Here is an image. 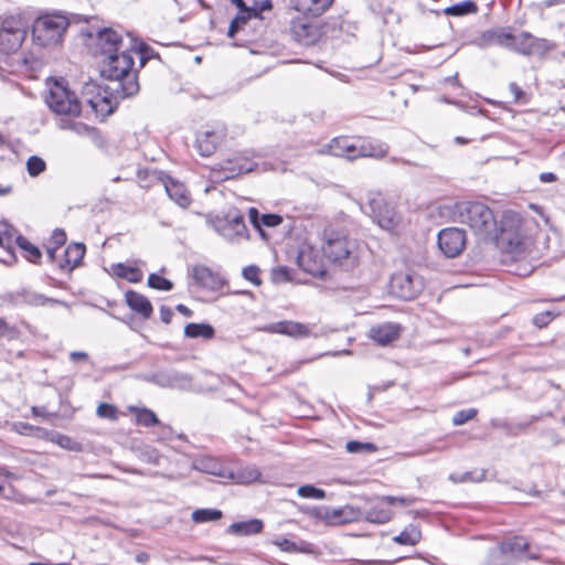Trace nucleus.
<instances>
[{
  "label": "nucleus",
  "mask_w": 565,
  "mask_h": 565,
  "mask_svg": "<svg viewBox=\"0 0 565 565\" xmlns=\"http://www.w3.org/2000/svg\"><path fill=\"white\" fill-rule=\"evenodd\" d=\"M140 57V67L146 57L141 49L131 46L106 56L100 66V75L109 81V89L116 98H127L139 92L137 71L134 68L135 56Z\"/></svg>",
  "instance_id": "1"
},
{
  "label": "nucleus",
  "mask_w": 565,
  "mask_h": 565,
  "mask_svg": "<svg viewBox=\"0 0 565 565\" xmlns=\"http://www.w3.org/2000/svg\"><path fill=\"white\" fill-rule=\"evenodd\" d=\"M255 167L256 163L250 159V153L246 151L215 164L212 172L217 180L224 181L250 172Z\"/></svg>",
  "instance_id": "12"
},
{
  "label": "nucleus",
  "mask_w": 565,
  "mask_h": 565,
  "mask_svg": "<svg viewBox=\"0 0 565 565\" xmlns=\"http://www.w3.org/2000/svg\"><path fill=\"white\" fill-rule=\"evenodd\" d=\"M184 335L191 339H213L215 335L214 328L209 323H188L184 327Z\"/></svg>",
  "instance_id": "36"
},
{
  "label": "nucleus",
  "mask_w": 565,
  "mask_h": 565,
  "mask_svg": "<svg viewBox=\"0 0 565 565\" xmlns=\"http://www.w3.org/2000/svg\"><path fill=\"white\" fill-rule=\"evenodd\" d=\"M86 252V247L82 243L70 244L64 252V259L60 263V268L65 271H72L77 267Z\"/></svg>",
  "instance_id": "26"
},
{
  "label": "nucleus",
  "mask_w": 565,
  "mask_h": 565,
  "mask_svg": "<svg viewBox=\"0 0 565 565\" xmlns=\"http://www.w3.org/2000/svg\"><path fill=\"white\" fill-rule=\"evenodd\" d=\"M11 297H12V301L15 305L26 303V305H31V306H45L46 303H57L58 302L55 299L47 298L42 294H38V292H34V291H31L28 289H23V290L17 292L15 296L12 295Z\"/></svg>",
  "instance_id": "32"
},
{
  "label": "nucleus",
  "mask_w": 565,
  "mask_h": 565,
  "mask_svg": "<svg viewBox=\"0 0 565 565\" xmlns=\"http://www.w3.org/2000/svg\"><path fill=\"white\" fill-rule=\"evenodd\" d=\"M51 440L67 450L78 451L81 449V445L77 441L60 433H54Z\"/></svg>",
  "instance_id": "44"
},
{
  "label": "nucleus",
  "mask_w": 565,
  "mask_h": 565,
  "mask_svg": "<svg viewBox=\"0 0 565 565\" xmlns=\"http://www.w3.org/2000/svg\"><path fill=\"white\" fill-rule=\"evenodd\" d=\"M401 327L397 323L385 322L370 329V338L380 345H387L399 337Z\"/></svg>",
  "instance_id": "20"
},
{
  "label": "nucleus",
  "mask_w": 565,
  "mask_h": 565,
  "mask_svg": "<svg viewBox=\"0 0 565 565\" xmlns=\"http://www.w3.org/2000/svg\"><path fill=\"white\" fill-rule=\"evenodd\" d=\"M454 221L467 225L480 239L493 241L498 234V221L493 211L479 201H462L455 204Z\"/></svg>",
  "instance_id": "2"
},
{
  "label": "nucleus",
  "mask_w": 565,
  "mask_h": 565,
  "mask_svg": "<svg viewBox=\"0 0 565 565\" xmlns=\"http://www.w3.org/2000/svg\"><path fill=\"white\" fill-rule=\"evenodd\" d=\"M70 25L66 17L61 14H43L31 25V40L34 46L51 49L62 43Z\"/></svg>",
  "instance_id": "5"
},
{
  "label": "nucleus",
  "mask_w": 565,
  "mask_h": 565,
  "mask_svg": "<svg viewBox=\"0 0 565 565\" xmlns=\"http://www.w3.org/2000/svg\"><path fill=\"white\" fill-rule=\"evenodd\" d=\"M191 276L198 286L209 290H216L221 285L218 276L204 265L193 266Z\"/></svg>",
  "instance_id": "23"
},
{
  "label": "nucleus",
  "mask_w": 565,
  "mask_h": 565,
  "mask_svg": "<svg viewBox=\"0 0 565 565\" xmlns=\"http://www.w3.org/2000/svg\"><path fill=\"white\" fill-rule=\"evenodd\" d=\"M110 271L114 276L134 284L141 281L143 277L142 271L138 267L129 266L124 263L113 264Z\"/></svg>",
  "instance_id": "33"
},
{
  "label": "nucleus",
  "mask_w": 565,
  "mask_h": 565,
  "mask_svg": "<svg viewBox=\"0 0 565 565\" xmlns=\"http://www.w3.org/2000/svg\"><path fill=\"white\" fill-rule=\"evenodd\" d=\"M361 210L381 228L391 233L397 231L402 223V216L395 206L388 203L381 192L370 191Z\"/></svg>",
  "instance_id": "6"
},
{
  "label": "nucleus",
  "mask_w": 565,
  "mask_h": 565,
  "mask_svg": "<svg viewBox=\"0 0 565 565\" xmlns=\"http://www.w3.org/2000/svg\"><path fill=\"white\" fill-rule=\"evenodd\" d=\"M238 10H239V13L237 14V17L234 20L237 21L241 24V26L243 24H245L250 18L257 17L256 8L245 7L243 9H238Z\"/></svg>",
  "instance_id": "55"
},
{
  "label": "nucleus",
  "mask_w": 565,
  "mask_h": 565,
  "mask_svg": "<svg viewBox=\"0 0 565 565\" xmlns=\"http://www.w3.org/2000/svg\"><path fill=\"white\" fill-rule=\"evenodd\" d=\"M263 522L258 519H252L244 522H235L228 526V532L239 536L258 534L263 530Z\"/></svg>",
  "instance_id": "35"
},
{
  "label": "nucleus",
  "mask_w": 565,
  "mask_h": 565,
  "mask_svg": "<svg viewBox=\"0 0 565 565\" xmlns=\"http://www.w3.org/2000/svg\"><path fill=\"white\" fill-rule=\"evenodd\" d=\"M132 40L127 36L125 40L117 31L113 29H103L97 34V46L100 53L106 57L113 53L129 49L132 46Z\"/></svg>",
  "instance_id": "16"
},
{
  "label": "nucleus",
  "mask_w": 565,
  "mask_h": 565,
  "mask_svg": "<svg viewBox=\"0 0 565 565\" xmlns=\"http://www.w3.org/2000/svg\"><path fill=\"white\" fill-rule=\"evenodd\" d=\"M248 216H249L250 223L254 225V227L256 230L259 231L260 235L265 238L266 234L262 230V216L259 215V212L257 211V209L250 207L248 210Z\"/></svg>",
  "instance_id": "57"
},
{
  "label": "nucleus",
  "mask_w": 565,
  "mask_h": 565,
  "mask_svg": "<svg viewBox=\"0 0 565 565\" xmlns=\"http://www.w3.org/2000/svg\"><path fill=\"white\" fill-rule=\"evenodd\" d=\"M263 331L268 333L285 334L295 339L307 338L310 335V329L300 322L278 321L265 326Z\"/></svg>",
  "instance_id": "17"
},
{
  "label": "nucleus",
  "mask_w": 565,
  "mask_h": 565,
  "mask_svg": "<svg viewBox=\"0 0 565 565\" xmlns=\"http://www.w3.org/2000/svg\"><path fill=\"white\" fill-rule=\"evenodd\" d=\"M212 226L222 237L228 242L235 243L248 238L247 227L244 217L241 214H228L226 217H216Z\"/></svg>",
  "instance_id": "13"
},
{
  "label": "nucleus",
  "mask_w": 565,
  "mask_h": 565,
  "mask_svg": "<svg viewBox=\"0 0 565 565\" xmlns=\"http://www.w3.org/2000/svg\"><path fill=\"white\" fill-rule=\"evenodd\" d=\"M423 289L422 277L412 271L395 273L391 277L390 292L396 298L412 300Z\"/></svg>",
  "instance_id": "11"
},
{
  "label": "nucleus",
  "mask_w": 565,
  "mask_h": 565,
  "mask_svg": "<svg viewBox=\"0 0 565 565\" xmlns=\"http://www.w3.org/2000/svg\"><path fill=\"white\" fill-rule=\"evenodd\" d=\"M88 355L87 353L85 352H81V351H73L71 352L70 354V359L74 362H77V361H85L87 360Z\"/></svg>",
  "instance_id": "63"
},
{
  "label": "nucleus",
  "mask_w": 565,
  "mask_h": 565,
  "mask_svg": "<svg viewBox=\"0 0 565 565\" xmlns=\"http://www.w3.org/2000/svg\"><path fill=\"white\" fill-rule=\"evenodd\" d=\"M354 140L348 137H338L328 145V152L334 157H344L354 160Z\"/></svg>",
  "instance_id": "31"
},
{
  "label": "nucleus",
  "mask_w": 565,
  "mask_h": 565,
  "mask_svg": "<svg viewBox=\"0 0 565 565\" xmlns=\"http://www.w3.org/2000/svg\"><path fill=\"white\" fill-rule=\"evenodd\" d=\"M529 547L527 541L522 536L503 541L498 547L491 550V554H521Z\"/></svg>",
  "instance_id": "34"
},
{
  "label": "nucleus",
  "mask_w": 565,
  "mask_h": 565,
  "mask_svg": "<svg viewBox=\"0 0 565 565\" xmlns=\"http://www.w3.org/2000/svg\"><path fill=\"white\" fill-rule=\"evenodd\" d=\"M243 277L253 282L255 286L260 285L259 268L256 266H247L243 269Z\"/></svg>",
  "instance_id": "53"
},
{
  "label": "nucleus",
  "mask_w": 565,
  "mask_h": 565,
  "mask_svg": "<svg viewBox=\"0 0 565 565\" xmlns=\"http://www.w3.org/2000/svg\"><path fill=\"white\" fill-rule=\"evenodd\" d=\"M239 28H241V24L237 21L233 20L230 24L227 35L230 38H234Z\"/></svg>",
  "instance_id": "64"
},
{
  "label": "nucleus",
  "mask_w": 565,
  "mask_h": 565,
  "mask_svg": "<svg viewBox=\"0 0 565 565\" xmlns=\"http://www.w3.org/2000/svg\"><path fill=\"white\" fill-rule=\"evenodd\" d=\"M96 414L102 418H107L110 420H116L118 418V411L116 406L107 403H100L97 406Z\"/></svg>",
  "instance_id": "49"
},
{
  "label": "nucleus",
  "mask_w": 565,
  "mask_h": 565,
  "mask_svg": "<svg viewBox=\"0 0 565 565\" xmlns=\"http://www.w3.org/2000/svg\"><path fill=\"white\" fill-rule=\"evenodd\" d=\"M128 409L130 413L136 414V423L138 425L143 427L160 426L162 429L161 438L167 439L170 437L171 428L161 424L157 415L151 409L137 406H129Z\"/></svg>",
  "instance_id": "19"
},
{
  "label": "nucleus",
  "mask_w": 565,
  "mask_h": 565,
  "mask_svg": "<svg viewBox=\"0 0 565 565\" xmlns=\"http://www.w3.org/2000/svg\"><path fill=\"white\" fill-rule=\"evenodd\" d=\"M151 382L161 387L186 388L191 384V377L188 374L175 371L162 372L151 376Z\"/></svg>",
  "instance_id": "21"
},
{
  "label": "nucleus",
  "mask_w": 565,
  "mask_h": 565,
  "mask_svg": "<svg viewBox=\"0 0 565 565\" xmlns=\"http://www.w3.org/2000/svg\"><path fill=\"white\" fill-rule=\"evenodd\" d=\"M509 89L511 94L513 95V100L515 104H526L527 103V96L525 92L518 86L515 83H511L509 85Z\"/></svg>",
  "instance_id": "54"
},
{
  "label": "nucleus",
  "mask_w": 565,
  "mask_h": 565,
  "mask_svg": "<svg viewBox=\"0 0 565 565\" xmlns=\"http://www.w3.org/2000/svg\"><path fill=\"white\" fill-rule=\"evenodd\" d=\"M492 40L498 45L526 56L535 55L542 57L555 49L553 42L536 38L525 31L513 34L505 30H498L492 33Z\"/></svg>",
  "instance_id": "4"
},
{
  "label": "nucleus",
  "mask_w": 565,
  "mask_h": 565,
  "mask_svg": "<svg viewBox=\"0 0 565 565\" xmlns=\"http://www.w3.org/2000/svg\"><path fill=\"white\" fill-rule=\"evenodd\" d=\"M342 507L328 508L323 507L317 510L316 516L328 524H342Z\"/></svg>",
  "instance_id": "40"
},
{
  "label": "nucleus",
  "mask_w": 565,
  "mask_h": 565,
  "mask_svg": "<svg viewBox=\"0 0 565 565\" xmlns=\"http://www.w3.org/2000/svg\"><path fill=\"white\" fill-rule=\"evenodd\" d=\"M18 335V330L8 324L6 320L0 318V338L14 339Z\"/></svg>",
  "instance_id": "56"
},
{
  "label": "nucleus",
  "mask_w": 565,
  "mask_h": 565,
  "mask_svg": "<svg viewBox=\"0 0 565 565\" xmlns=\"http://www.w3.org/2000/svg\"><path fill=\"white\" fill-rule=\"evenodd\" d=\"M110 84L102 87L96 81L89 79L84 83L82 88V104L84 103L89 110H85L86 114L89 111L95 114L96 117L105 118L110 115L118 100L111 90L109 89Z\"/></svg>",
  "instance_id": "9"
},
{
  "label": "nucleus",
  "mask_w": 565,
  "mask_h": 565,
  "mask_svg": "<svg viewBox=\"0 0 565 565\" xmlns=\"http://www.w3.org/2000/svg\"><path fill=\"white\" fill-rule=\"evenodd\" d=\"M173 312L169 307L162 306L160 308V318L164 323H169L172 319Z\"/></svg>",
  "instance_id": "61"
},
{
  "label": "nucleus",
  "mask_w": 565,
  "mask_h": 565,
  "mask_svg": "<svg viewBox=\"0 0 565 565\" xmlns=\"http://www.w3.org/2000/svg\"><path fill=\"white\" fill-rule=\"evenodd\" d=\"M345 449L348 452L358 454V452H373L376 450V446L371 443H361L358 440L348 441L345 445Z\"/></svg>",
  "instance_id": "48"
},
{
  "label": "nucleus",
  "mask_w": 565,
  "mask_h": 565,
  "mask_svg": "<svg viewBox=\"0 0 565 565\" xmlns=\"http://www.w3.org/2000/svg\"><path fill=\"white\" fill-rule=\"evenodd\" d=\"M323 255L341 266H353L358 260L356 243L342 232L326 230L323 234Z\"/></svg>",
  "instance_id": "8"
},
{
  "label": "nucleus",
  "mask_w": 565,
  "mask_h": 565,
  "mask_svg": "<svg viewBox=\"0 0 565 565\" xmlns=\"http://www.w3.org/2000/svg\"><path fill=\"white\" fill-rule=\"evenodd\" d=\"M333 2V0H290L292 8L299 12L320 15Z\"/></svg>",
  "instance_id": "30"
},
{
  "label": "nucleus",
  "mask_w": 565,
  "mask_h": 565,
  "mask_svg": "<svg viewBox=\"0 0 565 565\" xmlns=\"http://www.w3.org/2000/svg\"><path fill=\"white\" fill-rule=\"evenodd\" d=\"M74 117L60 118L57 127L62 130H71L78 136H90L95 129L84 122L73 120Z\"/></svg>",
  "instance_id": "37"
},
{
  "label": "nucleus",
  "mask_w": 565,
  "mask_h": 565,
  "mask_svg": "<svg viewBox=\"0 0 565 565\" xmlns=\"http://www.w3.org/2000/svg\"><path fill=\"white\" fill-rule=\"evenodd\" d=\"M195 470L225 478L228 476V468L224 467L217 459L209 456L195 458L192 462Z\"/></svg>",
  "instance_id": "24"
},
{
  "label": "nucleus",
  "mask_w": 565,
  "mask_h": 565,
  "mask_svg": "<svg viewBox=\"0 0 565 565\" xmlns=\"http://www.w3.org/2000/svg\"><path fill=\"white\" fill-rule=\"evenodd\" d=\"M17 244L19 247L25 252V257L31 263H38L41 258V252L40 249L30 243L25 237L19 235L17 237Z\"/></svg>",
  "instance_id": "42"
},
{
  "label": "nucleus",
  "mask_w": 565,
  "mask_h": 565,
  "mask_svg": "<svg viewBox=\"0 0 565 565\" xmlns=\"http://www.w3.org/2000/svg\"><path fill=\"white\" fill-rule=\"evenodd\" d=\"M477 415V409L475 408H468V409H461L457 412L452 417V424L455 426H460L466 424L468 420L475 418Z\"/></svg>",
  "instance_id": "50"
},
{
  "label": "nucleus",
  "mask_w": 565,
  "mask_h": 565,
  "mask_svg": "<svg viewBox=\"0 0 565 565\" xmlns=\"http://www.w3.org/2000/svg\"><path fill=\"white\" fill-rule=\"evenodd\" d=\"M51 241H52L53 246H56V247L60 248L66 242V234H65V232L63 230H61V228L54 230L53 233H52Z\"/></svg>",
  "instance_id": "60"
},
{
  "label": "nucleus",
  "mask_w": 565,
  "mask_h": 565,
  "mask_svg": "<svg viewBox=\"0 0 565 565\" xmlns=\"http://www.w3.org/2000/svg\"><path fill=\"white\" fill-rule=\"evenodd\" d=\"M282 223V217L278 214H263L262 225L267 227H276Z\"/></svg>",
  "instance_id": "58"
},
{
  "label": "nucleus",
  "mask_w": 565,
  "mask_h": 565,
  "mask_svg": "<svg viewBox=\"0 0 565 565\" xmlns=\"http://www.w3.org/2000/svg\"><path fill=\"white\" fill-rule=\"evenodd\" d=\"M383 501L390 505H401V507H409L415 502V499L412 497H394V495H384Z\"/></svg>",
  "instance_id": "52"
},
{
  "label": "nucleus",
  "mask_w": 565,
  "mask_h": 565,
  "mask_svg": "<svg viewBox=\"0 0 565 565\" xmlns=\"http://www.w3.org/2000/svg\"><path fill=\"white\" fill-rule=\"evenodd\" d=\"M476 11V4L471 1L456 3L445 9L447 15L461 17Z\"/></svg>",
  "instance_id": "43"
},
{
  "label": "nucleus",
  "mask_w": 565,
  "mask_h": 565,
  "mask_svg": "<svg viewBox=\"0 0 565 565\" xmlns=\"http://www.w3.org/2000/svg\"><path fill=\"white\" fill-rule=\"evenodd\" d=\"M540 180L543 182V183H550V182H554L557 180V177L556 174H554L553 172H542L540 174Z\"/></svg>",
  "instance_id": "62"
},
{
  "label": "nucleus",
  "mask_w": 565,
  "mask_h": 565,
  "mask_svg": "<svg viewBox=\"0 0 565 565\" xmlns=\"http://www.w3.org/2000/svg\"><path fill=\"white\" fill-rule=\"evenodd\" d=\"M342 524L356 521L363 518V512L360 509H354L353 507L345 505L342 507Z\"/></svg>",
  "instance_id": "51"
},
{
  "label": "nucleus",
  "mask_w": 565,
  "mask_h": 565,
  "mask_svg": "<svg viewBox=\"0 0 565 565\" xmlns=\"http://www.w3.org/2000/svg\"><path fill=\"white\" fill-rule=\"evenodd\" d=\"M298 494L307 499L322 500L326 498V492L322 489L316 488L311 484H305L298 488Z\"/></svg>",
  "instance_id": "47"
},
{
  "label": "nucleus",
  "mask_w": 565,
  "mask_h": 565,
  "mask_svg": "<svg viewBox=\"0 0 565 565\" xmlns=\"http://www.w3.org/2000/svg\"><path fill=\"white\" fill-rule=\"evenodd\" d=\"M222 515V511L217 509H196L192 512L191 518L194 523H205L217 521Z\"/></svg>",
  "instance_id": "41"
},
{
  "label": "nucleus",
  "mask_w": 565,
  "mask_h": 565,
  "mask_svg": "<svg viewBox=\"0 0 565 565\" xmlns=\"http://www.w3.org/2000/svg\"><path fill=\"white\" fill-rule=\"evenodd\" d=\"M422 539L420 531L417 526L411 524L406 526L398 535L393 537V541L401 545H416Z\"/></svg>",
  "instance_id": "38"
},
{
  "label": "nucleus",
  "mask_w": 565,
  "mask_h": 565,
  "mask_svg": "<svg viewBox=\"0 0 565 565\" xmlns=\"http://www.w3.org/2000/svg\"><path fill=\"white\" fill-rule=\"evenodd\" d=\"M273 543L284 552L288 553H307L310 551L309 544L300 542L299 544L292 542L284 536H277Z\"/></svg>",
  "instance_id": "39"
},
{
  "label": "nucleus",
  "mask_w": 565,
  "mask_h": 565,
  "mask_svg": "<svg viewBox=\"0 0 565 565\" xmlns=\"http://www.w3.org/2000/svg\"><path fill=\"white\" fill-rule=\"evenodd\" d=\"M164 189L169 198L179 206L185 209L190 205V194L182 183L168 178V180L164 182Z\"/></svg>",
  "instance_id": "27"
},
{
  "label": "nucleus",
  "mask_w": 565,
  "mask_h": 565,
  "mask_svg": "<svg viewBox=\"0 0 565 565\" xmlns=\"http://www.w3.org/2000/svg\"><path fill=\"white\" fill-rule=\"evenodd\" d=\"M45 169H46L45 161L38 156H31L26 161V170L31 177H38Z\"/></svg>",
  "instance_id": "46"
},
{
  "label": "nucleus",
  "mask_w": 565,
  "mask_h": 565,
  "mask_svg": "<svg viewBox=\"0 0 565 565\" xmlns=\"http://www.w3.org/2000/svg\"><path fill=\"white\" fill-rule=\"evenodd\" d=\"M466 232L458 227H447L438 234V246L445 256H458L466 246Z\"/></svg>",
  "instance_id": "14"
},
{
  "label": "nucleus",
  "mask_w": 565,
  "mask_h": 565,
  "mask_svg": "<svg viewBox=\"0 0 565 565\" xmlns=\"http://www.w3.org/2000/svg\"><path fill=\"white\" fill-rule=\"evenodd\" d=\"M290 32L292 38L303 45L315 43L320 34L316 25L301 19L292 21Z\"/></svg>",
  "instance_id": "18"
},
{
  "label": "nucleus",
  "mask_w": 565,
  "mask_h": 565,
  "mask_svg": "<svg viewBox=\"0 0 565 565\" xmlns=\"http://www.w3.org/2000/svg\"><path fill=\"white\" fill-rule=\"evenodd\" d=\"M125 299L127 306L142 318L148 319L151 317L153 309L146 296L134 290H128L125 294Z\"/></svg>",
  "instance_id": "25"
},
{
  "label": "nucleus",
  "mask_w": 565,
  "mask_h": 565,
  "mask_svg": "<svg viewBox=\"0 0 565 565\" xmlns=\"http://www.w3.org/2000/svg\"><path fill=\"white\" fill-rule=\"evenodd\" d=\"M527 223L518 212L504 211L498 223V234L493 241L513 257L523 256L531 244L526 231Z\"/></svg>",
  "instance_id": "3"
},
{
  "label": "nucleus",
  "mask_w": 565,
  "mask_h": 565,
  "mask_svg": "<svg viewBox=\"0 0 565 565\" xmlns=\"http://www.w3.org/2000/svg\"><path fill=\"white\" fill-rule=\"evenodd\" d=\"M45 103L61 118L78 117L84 109L76 94L70 90L62 79L49 84Z\"/></svg>",
  "instance_id": "7"
},
{
  "label": "nucleus",
  "mask_w": 565,
  "mask_h": 565,
  "mask_svg": "<svg viewBox=\"0 0 565 565\" xmlns=\"http://www.w3.org/2000/svg\"><path fill=\"white\" fill-rule=\"evenodd\" d=\"M354 159L370 157V158H384L387 153V146L384 143H372L367 141H354Z\"/></svg>",
  "instance_id": "28"
},
{
  "label": "nucleus",
  "mask_w": 565,
  "mask_h": 565,
  "mask_svg": "<svg viewBox=\"0 0 565 565\" xmlns=\"http://www.w3.org/2000/svg\"><path fill=\"white\" fill-rule=\"evenodd\" d=\"M29 23L23 13H12L0 18V52L11 54L23 44Z\"/></svg>",
  "instance_id": "10"
},
{
  "label": "nucleus",
  "mask_w": 565,
  "mask_h": 565,
  "mask_svg": "<svg viewBox=\"0 0 565 565\" xmlns=\"http://www.w3.org/2000/svg\"><path fill=\"white\" fill-rule=\"evenodd\" d=\"M553 319V315L550 311L539 313L534 317L533 322L539 328L546 327Z\"/></svg>",
  "instance_id": "59"
},
{
  "label": "nucleus",
  "mask_w": 565,
  "mask_h": 565,
  "mask_svg": "<svg viewBox=\"0 0 565 565\" xmlns=\"http://www.w3.org/2000/svg\"><path fill=\"white\" fill-rule=\"evenodd\" d=\"M363 512V519L371 523L383 524L388 522L393 512L388 508V504L383 501V497L379 498L375 502H373L367 509Z\"/></svg>",
  "instance_id": "22"
},
{
  "label": "nucleus",
  "mask_w": 565,
  "mask_h": 565,
  "mask_svg": "<svg viewBox=\"0 0 565 565\" xmlns=\"http://www.w3.org/2000/svg\"><path fill=\"white\" fill-rule=\"evenodd\" d=\"M224 137V128L206 126L196 132L195 148L202 157H210L223 142Z\"/></svg>",
  "instance_id": "15"
},
{
  "label": "nucleus",
  "mask_w": 565,
  "mask_h": 565,
  "mask_svg": "<svg viewBox=\"0 0 565 565\" xmlns=\"http://www.w3.org/2000/svg\"><path fill=\"white\" fill-rule=\"evenodd\" d=\"M148 286L153 289L169 291L173 288L172 281L161 277L158 274H150L148 277Z\"/></svg>",
  "instance_id": "45"
},
{
  "label": "nucleus",
  "mask_w": 565,
  "mask_h": 565,
  "mask_svg": "<svg viewBox=\"0 0 565 565\" xmlns=\"http://www.w3.org/2000/svg\"><path fill=\"white\" fill-rule=\"evenodd\" d=\"M262 473L259 469L254 465H247L244 467L237 468L235 471L228 469V476L226 479L233 480L239 484H249L257 480H259Z\"/></svg>",
  "instance_id": "29"
}]
</instances>
